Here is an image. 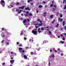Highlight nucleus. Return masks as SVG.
Masks as SVG:
<instances>
[{
    "mask_svg": "<svg viewBox=\"0 0 66 66\" xmlns=\"http://www.w3.org/2000/svg\"><path fill=\"white\" fill-rule=\"evenodd\" d=\"M1 4L3 6V7H4L5 5V2L3 0H2L1 1Z\"/></svg>",
    "mask_w": 66,
    "mask_h": 66,
    "instance_id": "nucleus-1",
    "label": "nucleus"
},
{
    "mask_svg": "<svg viewBox=\"0 0 66 66\" xmlns=\"http://www.w3.org/2000/svg\"><path fill=\"white\" fill-rule=\"evenodd\" d=\"M32 33H33L34 35H37V32L35 30H32Z\"/></svg>",
    "mask_w": 66,
    "mask_h": 66,
    "instance_id": "nucleus-2",
    "label": "nucleus"
},
{
    "mask_svg": "<svg viewBox=\"0 0 66 66\" xmlns=\"http://www.w3.org/2000/svg\"><path fill=\"white\" fill-rule=\"evenodd\" d=\"M63 19H61V18H58L59 22H62Z\"/></svg>",
    "mask_w": 66,
    "mask_h": 66,
    "instance_id": "nucleus-3",
    "label": "nucleus"
},
{
    "mask_svg": "<svg viewBox=\"0 0 66 66\" xmlns=\"http://www.w3.org/2000/svg\"><path fill=\"white\" fill-rule=\"evenodd\" d=\"M14 62H15V60H12L10 61V62L11 64H13Z\"/></svg>",
    "mask_w": 66,
    "mask_h": 66,
    "instance_id": "nucleus-4",
    "label": "nucleus"
},
{
    "mask_svg": "<svg viewBox=\"0 0 66 66\" xmlns=\"http://www.w3.org/2000/svg\"><path fill=\"white\" fill-rule=\"evenodd\" d=\"M23 56L25 59H26V60H27V55H24Z\"/></svg>",
    "mask_w": 66,
    "mask_h": 66,
    "instance_id": "nucleus-5",
    "label": "nucleus"
},
{
    "mask_svg": "<svg viewBox=\"0 0 66 66\" xmlns=\"http://www.w3.org/2000/svg\"><path fill=\"white\" fill-rule=\"evenodd\" d=\"M25 7V6H22L21 7H20L19 9H24Z\"/></svg>",
    "mask_w": 66,
    "mask_h": 66,
    "instance_id": "nucleus-6",
    "label": "nucleus"
},
{
    "mask_svg": "<svg viewBox=\"0 0 66 66\" xmlns=\"http://www.w3.org/2000/svg\"><path fill=\"white\" fill-rule=\"evenodd\" d=\"M65 21H63V22H62V26H65Z\"/></svg>",
    "mask_w": 66,
    "mask_h": 66,
    "instance_id": "nucleus-7",
    "label": "nucleus"
},
{
    "mask_svg": "<svg viewBox=\"0 0 66 66\" xmlns=\"http://www.w3.org/2000/svg\"><path fill=\"white\" fill-rule=\"evenodd\" d=\"M43 24V23H40L38 24V26H42Z\"/></svg>",
    "mask_w": 66,
    "mask_h": 66,
    "instance_id": "nucleus-8",
    "label": "nucleus"
},
{
    "mask_svg": "<svg viewBox=\"0 0 66 66\" xmlns=\"http://www.w3.org/2000/svg\"><path fill=\"white\" fill-rule=\"evenodd\" d=\"M27 22V20H26V19H25L23 21V24H24V23H26V22Z\"/></svg>",
    "mask_w": 66,
    "mask_h": 66,
    "instance_id": "nucleus-9",
    "label": "nucleus"
},
{
    "mask_svg": "<svg viewBox=\"0 0 66 66\" xmlns=\"http://www.w3.org/2000/svg\"><path fill=\"white\" fill-rule=\"evenodd\" d=\"M53 15H51L50 16V18H51L52 19L53 18Z\"/></svg>",
    "mask_w": 66,
    "mask_h": 66,
    "instance_id": "nucleus-10",
    "label": "nucleus"
},
{
    "mask_svg": "<svg viewBox=\"0 0 66 66\" xmlns=\"http://www.w3.org/2000/svg\"><path fill=\"white\" fill-rule=\"evenodd\" d=\"M32 1H33V0H28L27 2L28 3H29V2H30Z\"/></svg>",
    "mask_w": 66,
    "mask_h": 66,
    "instance_id": "nucleus-11",
    "label": "nucleus"
},
{
    "mask_svg": "<svg viewBox=\"0 0 66 66\" xmlns=\"http://www.w3.org/2000/svg\"><path fill=\"white\" fill-rule=\"evenodd\" d=\"M38 7L39 8H42V7H43V6L42 5H39L38 6Z\"/></svg>",
    "mask_w": 66,
    "mask_h": 66,
    "instance_id": "nucleus-12",
    "label": "nucleus"
},
{
    "mask_svg": "<svg viewBox=\"0 0 66 66\" xmlns=\"http://www.w3.org/2000/svg\"><path fill=\"white\" fill-rule=\"evenodd\" d=\"M19 50H22V48L21 47H19Z\"/></svg>",
    "mask_w": 66,
    "mask_h": 66,
    "instance_id": "nucleus-13",
    "label": "nucleus"
},
{
    "mask_svg": "<svg viewBox=\"0 0 66 66\" xmlns=\"http://www.w3.org/2000/svg\"><path fill=\"white\" fill-rule=\"evenodd\" d=\"M29 16H32V13H30L29 14Z\"/></svg>",
    "mask_w": 66,
    "mask_h": 66,
    "instance_id": "nucleus-14",
    "label": "nucleus"
},
{
    "mask_svg": "<svg viewBox=\"0 0 66 66\" xmlns=\"http://www.w3.org/2000/svg\"><path fill=\"white\" fill-rule=\"evenodd\" d=\"M54 54H52V56L51 57H53V58H54Z\"/></svg>",
    "mask_w": 66,
    "mask_h": 66,
    "instance_id": "nucleus-15",
    "label": "nucleus"
},
{
    "mask_svg": "<svg viewBox=\"0 0 66 66\" xmlns=\"http://www.w3.org/2000/svg\"><path fill=\"white\" fill-rule=\"evenodd\" d=\"M25 10H27L30 11V9H25Z\"/></svg>",
    "mask_w": 66,
    "mask_h": 66,
    "instance_id": "nucleus-16",
    "label": "nucleus"
},
{
    "mask_svg": "<svg viewBox=\"0 0 66 66\" xmlns=\"http://www.w3.org/2000/svg\"><path fill=\"white\" fill-rule=\"evenodd\" d=\"M54 7L55 8V9H56V7H57L55 5H54Z\"/></svg>",
    "mask_w": 66,
    "mask_h": 66,
    "instance_id": "nucleus-17",
    "label": "nucleus"
},
{
    "mask_svg": "<svg viewBox=\"0 0 66 66\" xmlns=\"http://www.w3.org/2000/svg\"><path fill=\"white\" fill-rule=\"evenodd\" d=\"M60 14L61 15H60V17H63V15H62V14H61V13H60Z\"/></svg>",
    "mask_w": 66,
    "mask_h": 66,
    "instance_id": "nucleus-18",
    "label": "nucleus"
},
{
    "mask_svg": "<svg viewBox=\"0 0 66 66\" xmlns=\"http://www.w3.org/2000/svg\"><path fill=\"white\" fill-rule=\"evenodd\" d=\"M41 30H42V31H43L44 30V28L43 27H42L41 28Z\"/></svg>",
    "mask_w": 66,
    "mask_h": 66,
    "instance_id": "nucleus-19",
    "label": "nucleus"
},
{
    "mask_svg": "<svg viewBox=\"0 0 66 66\" xmlns=\"http://www.w3.org/2000/svg\"><path fill=\"white\" fill-rule=\"evenodd\" d=\"M30 54L31 55H33L34 54V53L33 52H31L30 53Z\"/></svg>",
    "mask_w": 66,
    "mask_h": 66,
    "instance_id": "nucleus-20",
    "label": "nucleus"
},
{
    "mask_svg": "<svg viewBox=\"0 0 66 66\" xmlns=\"http://www.w3.org/2000/svg\"><path fill=\"white\" fill-rule=\"evenodd\" d=\"M24 16H28V14H25Z\"/></svg>",
    "mask_w": 66,
    "mask_h": 66,
    "instance_id": "nucleus-21",
    "label": "nucleus"
},
{
    "mask_svg": "<svg viewBox=\"0 0 66 66\" xmlns=\"http://www.w3.org/2000/svg\"><path fill=\"white\" fill-rule=\"evenodd\" d=\"M59 24H57V25L56 26V27L57 28L58 27H59Z\"/></svg>",
    "mask_w": 66,
    "mask_h": 66,
    "instance_id": "nucleus-22",
    "label": "nucleus"
},
{
    "mask_svg": "<svg viewBox=\"0 0 66 66\" xmlns=\"http://www.w3.org/2000/svg\"><path fill=\"white\" fill-rule=\"evenodd\" d=\"M2 65H5V62L3 63H2Z\"/></svg>",
    "mask_w": 66,
    "mask_h": 66,
    "instance_id": "nucleus-23",
    "label": "nucleus"
},
{
    "mask_svg": "<svg viewBox=\"0 0 66 66\" xmlns=\"http://www.w3.org/2000/svg\"><path fill=\"white\" fill-rule=\"evenodd\" d=\"M36 10H37L36 11L37 13H38L39 12V11H38L37 10V9H36Z\"/></svg>",
    "mask_w": 66,
    "mask_h": 66,
    "instance_id": "nucleus-24",
    "label": "nucleus"
},
{
    "mask_svg": "<svg viewBox=\"0 0 66 66\" xmlns=\"http://www.w3.org/2000/svg\"><path fill=\"white\" fill-rule=\"evenodd\" d=\"M62 39L63 40H65V37L63 38H62Z\"/></svg>",
    "mask_w": 66,
    "mask_h": 66,
    "instance_id": "nucleus-25",
    "label": "nucleus"
},
{
    "mask_svg": "<svg viewBox=\"0 0 66 66\" xmlns=\"http://www.w3.org/2000/svg\"><path fill=\"white\" fill-rule=\"evenodd\" d=\"M53 6V4H51L50 5V6L51 7H52Z\"/></svg>",
    "mask_w": 66,
    "mask_h": 66,
    "instance_id": "nucleus-26",
    "label": "nucleus"
},
{
    "mask_svg": "<svg viewBox=\"0 0 66 66\" xmlns=\"http://www.w3.org/2000/svg\"><path fill=\"white\" fill-rule=\"evenodd\" d=\"M40 20V19H39L37 20V21H39Z\"/></svg>",
    "mask_w": 66,
    "mask_h": 66,
    "instance_id": "nucleus-27",
    "label": "nucleus"
},
{
    "mask_svg": "<svg viewBox=\"0 0 66 66\" xmlns=\"http://www.w3.org/2000/svg\"><path fill=\"white\" fill-rule=\"evenodd\" d=\"M22 53H24V50H22Z\"/></svg>",
    "mask_w": 66,
    "mask_h": 66,
    "instance_id": "nucleus-28",
    "label": "nucleus"
},
{
    "mask_svg": "<svg viewBox=\"0 0 66 66\" xmlns=\"http://www.w3.org/2000/svg\"><path fill=\"white\" fill-rule=\"evenodd\" d=\"M48 32H49L50 34V35L51 34V31H49Z\"/></svg>",
    "mask_w": 66,
    "mask_h": 66,
    "instance_id": "nucleus-29",
    "label": "nucleus"
},
{
    "mask_svg": "<svg viewBox=\"0 0 66 66\" xmlns=\"http://www.w3.org/2000/svg\"><path fill=\"white\" fill-rule=\"evenodd\" d=\"M60 48H58V49H57V50L58 51H60Z\"/></svg>",
    "mask_w": 66,
    "mask_h": 66,
    "instance_id": "nucleus-30",
    "label": "nucleus"
},
{
    "mask_svg": "<svg viewBox=\"0 0 66 66\" xmlns=\"http://www.w3.org/2000/svg\"><path fill=\"white\" fill-rule=\"evenodd\" d=\"M26 49L27 50V49H28V48H29V47H28V46H27L26 48Z\"/></svg>",
    "mask_w": 66,
    "mask_h": 66,
    "instance_id": "nucleus-31",
    "label": "nucleus"
},
{
    "mask_svg": "<svg viewBox=\"0 0 66 66\" xmlns=\"http://www.w3.org/2000/svg\"><path fill=\"white\" fill-rule=\"evenodd\" d=\"M36 52H34V54H34V55H36Z\"/></svg>",
    "mask_w": 66,
    "mask_h": 66,
    "instance_id": "nucleus-32",
    "label": "nucleus"
},
{
    "mask_svg": "<svg viewBox=\"0 0 66 66\" xmlns=\"http://www.w3.org/2000/svg\"><path fill=\"white\" fill-rule=\"evenodd\" d=\"M60 42H61V44H63V43H64V42H62V41H60Z\"/></svg>",
    "mask_w": 66,
    "mask_h": 66,
    "instance_id": "nucleus-33",
    "label": "nucleus"
},
{
    "mask_svg": "<svg viewBox=\"0 0 66 66\" xmlns=\"http://www.w3.org/2000/svg\"><path fill=\"white\" fill-rule=\"evenodd\" d=\"M43 3H44V4H46V2L44 1H43Z\"/></svg>",
    "mask_w": 66,
    "mask_h": 66,
    "instance_id": "nucleus-34",
    "label": "nucleus"
},
{
    "mask_svg": "<svg viewBox=\"0 0 66 66\" xmlns=\"http://www.w3.org/2000/svg\"><path fill=\"white\" fill-rule=\"evenodd\" d=\"M22 46V44H20V45H19V46L20 47H21V46Z\"/></svg>",
    "mask_w": 66,
    "mask_h": 66,
    "instance_id": "nucleus-35",
    "label": "nucleus"
},
{
    "mask_svg": "<svg viewBox=\"0 0 66 66\" xmlns=\"http://www.w3.org/2000/svg\"><path fill=\"white\" fill-rule=\"evenodd\" d=\"M64 30H66V26L64 27Z\"/></svg>",
    "mask_w": 66,
    "mask_h": 66,
    "instance_id": "nucleus-36",
    "label": "nucleus"
},
{
    "mask_svg": "<svg viewBox=\"0 0 66 66\" xmlns=\"http://www.w3.org/2000/svg\"><path fill=\"white\" fill-rule=\"evenodd\" d=\"M27 20L28 21H29V22H30V20H29V19H27Z\"/></svg>",
    "mask_w": 66,
    "mask_h": 66,
    "instance_id": "nucleus-37",
    "label": "nucleus"
},
{
    "mask_svg": "<svg viewBox=\"0 0 66 66\" xmlns=\"http://www.w3.org/2000/svg\"><path fill=\"white\" fill-rule=\"evenodd\" d=\"M64 9H66V5L64 6Z\"/></svg>",
    "mask_w": 66,
    "mask_h": 66,
    "instance_id": "nucleus-38",
    "label": "nucleus"
},
{
    "mask_svg": "<svg viewBox=\"0 0 66 66\" xmlns=\"http://www.w3.org/2000/svg\"><path fill=\"white\" fill-rule=\"evenodd\" d=\"M35 27L36 28V29H37V28H38V26H35Z\"/></svg>",
    "mask_w": 66,
    "mask_h": 66,
    "instance_id": "nucleus-39",
    "label": "nucleus"
},
{
    "mask_svg": "<svg viewBox=\"0 0 66 66\" xmlns=\"http://www.w3.org/2000/svg\"><path fill=\"white\" fill-rule=\"evenodd\" d=\"M4 40H2V41L1 43H4Z\"/></svg>",
    "mask_w": 66,
    "mask_h": 66,
    "instance_id": "nucleus-40",
    "label": "nucleus"
},
{
    "mask_svg": "<svg viewBox=\"0 0 66 66\" xmlns=\"http://www.w3.org/2000/svg\"><path fill=\"white\" fill-rule=\"evenodd\" d=\"M40 49V48H38L37 49V51H39V49Z\"/></svg>",
    "mask_w": 66,
    "mask_h": 66,
    "instance_id": "nucleus-41",
    "label": "nucleus"
},
{
    "mask_svg": "<svg viewBox=\"0 0 66 66\" xmlns=\"http://www.w3.org/2000/svg\"><path fill=\"white\" fill-rule=\"evenodd\" d=\"M6 44L7 45H10V44L9 43H6Z\"/></svg>",
    "mask_w": 66,
    "mask_h": 66,
    "instance_id": "nucleus-42",
    "label": "nucleus"
},
{
    "mask_svg": "<svg viewBox=\"0 0 66 66\" xmlns=\"http://www.w3.org/2000/svg\"><path fill=\"white\" fill-rule=\"evenodd\" d=\"M10 6H11V8L12 7H14V6H12L11 5H10Z\"/></svg>",
    "mask_w": 66,
    "mask_h": 66,
    "instance_id": "nucleus-43",
    "label": "nucleus"
},
{
    "mask_svg": "<svg viewBox=\"0 0 66 66\" xmlns=\"http://www.w3.org/2000/svg\"><path fill=\"white\" fill-rule=\"evenodd\" d=\"M23 34V33L22 32H21V33L20 34V35H22Z\"/></svg>",
    "mask_w": 66,
    "mask_h": 66,
    "instance_id": "nucleus-44",
    "label": "nucleus"
},
{
    "mask_svg": "<svg viewBox=\"0 0 66 66\" xmlns=\"http://www.w3.org/2000/svg\"><path fill=\"white\" fill-rule=\"evenodd\" d=\"M55 10H56V9H53V11H55Z\"/></svg>",
    "mask_w": 66,
    "mask_h": 66,
    "instance_id": "nucleus-45",
    "label": "nucleus"
},
{
    "mask_svg": "<svg viewBox=\"0 0 66 66\" xmlns=\"http://www.w3.org/2000/svg\"><path fill=\"white\" fill-rule=\"evenodd\" d=\"M9 8H11V6L10 5V6H9Z\"/></svg>",
    "mask_w": 66,
    "mask_h": 66,
    "instance_id": "nucleus-46",
    "label": "nucleus"
},
{
    "mask_svg": "<svg viewBox=\"0 0 66 66\" xmlns=\"http://www.w3.org/2000/svg\"><path fill=\"white\" fill-rule=\"evenodd\" d=\"M49 66L50 65V61L49 62Z\"/></svg>",
    "mask_w": 66,
    "mask_h": 66,
    "instance_id": "nucleus-47",
    "label": "nucleus"
},
{
    "mask_svg": "<svg viewBox=\"0 0 66 66\" xmlns=\"http://www.w3.org/2000/svg\"><path fill=\"white\" fill-rule=\"evenodd\" d=\"M4 28H2V30L3 31V30H4Z\"/></svg>",
    "mask_w": 66,
    "mask_h": 66,
    "instance_id": "nucleus-48",
    "label": "nucleus"
},
{
    "mask_svg": "<svg viewBox=\"0 0 66 66\" xmlns=\"http://www.w3.org/2000/svg\"><path fill=\"white\" fill-rule=\"evenodd\" d=\"M26 13L27 14H29V11H27L26 12Z\"/></svg>",
    "mask_w": 66,
    "mask_h": 66,
    "instance_id": "nucleus-49",
    "label": "nucleus"
},
{
    "mask_svg": "<svg viewBox=\"0 0 66 66\" xmlns=\"http://www.w3.org/2000/svg\"><path fill=\"white\" fill-rule=\"evenodd\" d=\"M61 56H63V54L61 53Z\"/></svg>",
    "mask_w": 66,
    "mask_h": 66,
    "instance_id": "nucleus-50",
    "label": "nucleus"
},
{
    "mask_svg": "<svg viewBox=\"0 0 66 66\" xmlns=\"http://www.w3.org/2000/svg\"><path fill=\"white\" fill-rule=\"evenodd\" d=\"M24 39H25V40H26L27 39V38H26V37H25L24 38Z\"/></svg>",
    "mask_w": 66,
    "mask_h": 66,
    "instance_id": "nucleus-51",
    "label": "nucleus"
},
{
    "mask_svg": "<svg viewBox=\"0 0 66 66\" xmlns=\"http://www.w3.org/2000/svg\"><path fill=\"white\" fill-rule=\"evenodd\" d=\"M4 36H5V35H3L2 36V37H3H3H4Z\"/></svg>",
    "mask_w": 66,
    "mask_h": 66,
    "instance_id": "nucleus-52",
    "label": "nucleus"
},
{
    "mask_svg": "<svg viewBox=\"0 0 66 66\" xmlns=\"http://www.w3.org/2000/svg\"><path fill=\"white\" fill-rule=\"evenodd\" d=\"M65 0H63V3H64V2H65Z\"/></svg>",
    "mask_w": 66,
    "mask_h": 66,
    "instance_id": "nucleus-53",
    "label": "nucleus"
},
{
    "mask_svg": "<svg viewBox=\"0 0 66 66\" xmlns=\"http://www.w3.org/2000/svg\"><path fill=\"white\" fill-rule=\"evenodd\" d=\"M38 24H34V25L35 26H38Z\"/></svg>",
    "mask_w": 66,
    "mask_h": 66,
    "instance_id": "nucleus-54",
    "label": "nucleus"
},
{
    "mask_svg": "<svg viewBox=\"0 0 66 66\" xmlns=\"http://www.w3.org/2000/svg\"><path fill=\"white\" fill-rule=\"evenodd\" d=\"M40 23H42V21H40V20L39 21Z\"/></svg>",
    "mask_w": 66,
    "mask_h": 66,
    "instance_id": "nucleus-55",
    "label": "nucleus"
},
{
    "mask_svg": "<svg viewBox=\"0 0 66 66\" xmlns=\"http://www.w3.org/2000/svg\"><path fill=\"white\" fill-rule=\"evenodd\" d=\"M46 13H47V12H45L44 13V15H46Z\"/></svg>",
    "mask_w": 66,
    "mask_h": 66,
    "instance_id": "nucleus-56",
    "label": "nucleus"
},
{
    "mask_svg": "<svg viewBox=\"0 0 66 66\" xmlns=\"http://www.w3.org/2000/svg\"><path fill=\"white\" fill-rule=\"evenodd\" d=\"M47 7V5H45V7Z\"/></svg>",
    "mask_w": 66,
    "mask_h": 66,
    "instance_id": "nucleus-57",
    "label": "nucleus"
},
{
    "mask_svg": "<svg viewBox=\"0 0 66 66\" xmlns=\"http://www.w3.org/2000/svg\"><path fill=\"white\" fill-rule=\"evenodd\" d=\"M16 44H17V45H19V42H17L16 43Z\"/></svg>",
    "mask_w": 66,
    "mask_h": 66,
    "instance_id": "nucleus-58",
    "label": "nucleus"
},
{
    "mask_svg": "<svg viewBox=\"0 0 66 66\" xmlns=\"http://www.w3.org/2000/svg\"><path fill=\"white\" fill-rule=\"evenodd\" d=\"M31 5H33V3H31Z\"/></svg>",
    "mask_w": 66,
    "mask_h": 66,
    "instance_id": "nucleus-59",
    "label": "nucleus"
},
{
    "mask_svg": "<svg viewBox=\"0 0 66 66\" xmlns=\"http://www.w3.org/2000/svg\"><path fill=\"white\" fill-rule=\"evenodd\" d=\"M54 51H55V52H57V51H56V50H55Z\"/></svg>",
    "mask_w": 66,
    "mask_h": 66,
    "instance_id": "nucleus-60",
    "label": "nucleus"
},
{
    "mask_svg": "<svg viewBox=\"0 0 66 66\" xmlns=\"http://www.w3.org/2000/svg\"><path fill=\"white\" fill-rule=\"evenodd\" d=\"M38 31H39V30H40V28H38Z\"/></svg>",
    "mask_w": 66,
    "mask_h": 66,
    "instance_id": "nucleus-61",
    "label": "nucleus"
},
{
    "mask_svg": "<svg viewBox=\"0 0 66 66\" xmlns=\"http://www.w3.org/2000/svg\"><path fill=\"white\" fill-rule=\"evenodd\" d=\"M10 53L11 54H13V52H11Z\"/></svg>",
    "mask_w": 66,
    "mask_h": 66,
    "instance_id": "nucleus-62",
    "label": "nucleus"
},
{
    "mask_svg": "<svg viewBox=\"0 0 66 66\" xmlns=\"http://www.w3.org/2000/svg\"><path fill=\"white\" fill-rule=\"evenodd\" d=\"M64 34L65 35H66V33H64Z\"/></svg>",
    "mask_w": 66,
    "mask_h": 66,
    "instance_id": "nucleus-63",
    "label": "nucleus"
},
{
    "mask_svg": "<svg viewBox=\"0 0 66 66\" xmlns=\"http://www.w3.org/2000/svg\"><path fill=\"white\" fill-rule=\"evenodd\" d=\"M36 45L37 46V47H38V44H36Z\"/></svg>",
    "mask_w": 66,
    "mask_h": 66,
    "instance_id": "nucleus-64",
    "label": "nucleus"
}]
</instances>
